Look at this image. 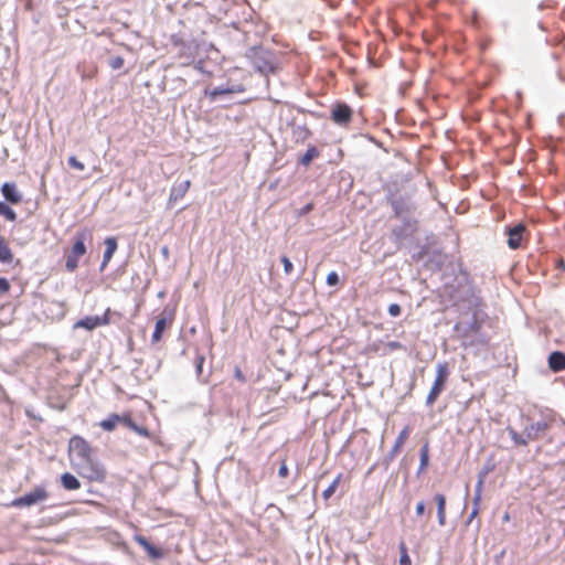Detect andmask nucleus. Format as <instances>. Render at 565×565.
I'll return each mask as SVG.
<instances>
[{
  "label": "nucleus",
  "mask_w": 565,
  "mask_h": 565,
  "mask_svg": "<svg viewBox=\"0 0 565 565\" xmlns=\"http://www.w3.org/2000/svg\"><path fill=\"white\" fill-rule=\"evenodd\" d=\"M255 72L268 76L277 74L280 71V60L278 53L263 45H254L247 49L245 53Z\"/></svg>",
  "instance_id": "1"
},
{
  "label": "nucleus",
  "mask_w": 565,
  "mask_h": 565,
  "mask_svg": "<svg viewBox=\"0 0 565 565\" xmlns=\"http://www.w3.org/2000/svg\"><path fill=\"white\" fill-rule=\"evenodd\" d=\"M385 201L391 205L395 217H403L404 214H412L416 206L409 195H397L398 186L396 183L384 188Z\"/></svg>",
  "instance_id": "2"
},
{
  "label": "nucleus",
  "mask_w": 565,
  "mask_h": 565,
  "mask_svg": "<svg viewBox=\"0 0 565 565\" xmlns=\"http://www.w3.org/2000/svg\"><path fill=\"white\" fill-rule=\"evenodd\" d=\"M449 375V369L446 363H439L436 367V376L433 382V385L429 390V393L426 397V406H431L439 395L443 393L446 386V382Z\"/></svg>",
  "instance_id": "3"
},
{
  "label": "nucleus",
  "mask_w": 565,
  "mask_h": 565,
  "mask_svg": "<svg viewBox=\"0 0 565 565\" xmlns=\"http://www.w3.org/2000/svg\"><path fill=\"white\" fill-rule=\"evenodd\" d=\"M79 471L78 473L88 479L89 481L104 482L106 479V469L104 465L94 459L93 457L88 458V460H83L78 462Z\"/></svg>",
  "instance_id": "4"
},
{
  "label": "nucleus",
  "mask_w": 565,
  "mask_h": 565,
  "mask_svg": "<svg viewBox=\"0 0 565 565\" xmlns=\"http://www.w3.org/2000/svg\"><path fill=\"white\" fill-rule=\"evenodd\" d=\"M49 498V492L44 486H36L32 491L24 493L23 495L14 498L9 507L12 508H29Z\"/></svg>",
  "instance_id": "5"
},
{
  "label": "nucleus",
  "mask_w": 565,
  "mask_h": 565,
  "mask_svg": "<svg viewBox=\"0 0 565 565\" xmlns=\"http://www.w3.org/2000/svg\"><path fill=\"white\" fill-rule=\"evenodd\" d=\"M110 308H107L102 316H85L84 318L78 319L74 324V329H85L87 331H93L102 326H107L110 323Z\"/></svg>",
  "instance_id": "6"
},
{
  "label": "nucleus",
  "mask_w": 565,
  "mask_h": 565,
  "mask_svg": "<svg viewBox=\"0 0 565 565\" xmlns=\"http://www.w3.org/2000/svg\"><path fill=\"white\" fill-rule=\"evenodd\" d=\"M352 116L353 109L344 102H335L331 107L330 118L338 126H348L352 120Z\"/></svg>",
  "instance_id": "7"
},
{
  "label": "nucleus",
  "mask_w": 565,
  "mask_h": 565,
  "mask_svg": "<svg viewBox=\"0 0 565 565\" xmlns=\"http://www.w3.org/2000/svg\"><path fill=\"white\" fill-rule=\"evenodd\" d=\"M68 452L76 456L79 461L88 460L92 457V447L85 438L75 435L68 441Z\"/></svg>",
  "instance_id": "8"
},
{
  "label": "nucleus",
  "mask_w": 565,
  "mask_h": 565,
  "mask_svg": "<svg viewBox=\"0 0 565 565\" xmlns=\"http://www.w3.org/2000/svg\"><path fill=\"white\" fill-rule=\"evenodd\" d=\"M409 435L408 426H405L397 435L391 450L381 459V468L386 472L394 460L395 456L401 451L405 440Z\"/></svg>",
  "instance_id": "9"
},
{
  "label": "nucleus",
  "mask_w": 565,
  "mask_h": 565,
  "mask_svg": "<svg viewBox=\"0 0 565 565\" xmlns=\"http://www.w3.org/2000/svg\"><path fill=\"white\" fill-rule=\"evenodd\" d=\"M93 239V231L88 227L81 228L73 236L71 253L82 257L86 254V242Z\"/></svg>",
  "instance_id": "10"
},
{
  "label": "nucleus",
  "mask_w": 565,
  "mask_h": 565,
  "mask_svg": "<svg viewBox=\"0 0 565 565\" xmlns=\"http://www.w3.org/2000/svg\"><path fill=\"white\" fill-rule=\"evenodd\" d=\"M134 540L143 548L150 559L160 561L164 557L163 548L151 543L145 535L135 534Z\"/></svg>",
  "instance_id": "11"
},
{
  "label": "nucleus",
  "mask_w": 565,
  "mask_h": 565,
  "mask_svg": "<svg viewBox=\"0 0 565 565\" xmlns=\"http://www.w3.org/2000/svg\"><path fill=\"white\" fill-rule=\"evenodd\" d=\"M524 230L525 226L522 223L505 227L508 235L507 244L511 249H519L522 246Z\"/></svg>",
  "instance_id": "12"
},
{
  "label": "nucleus",
  "mask_w": 565,
  "mask_h": 565,
  "mask_svg": "<svg viewBox=\"0 0 565 565\" xmlns=\"http://www.w3.org/2000/svg\"><path fill=\"white\" fill-rule=\"evenodd\" d=\"M167 309L163 310V312L160 315V317L157 318L154 323V329L151 334V342L157 343L159 342L169 324L172 322L173 319V312H169L168 316H166Z\"/></svg>",
  "instance_id": "13"
},
{
  "label": "nucleus",
  "mask_w": 565,
  "mask_h": 565,
  "mask_svg": "<svg viewBox=\"0 0 565 565\" xmlns=\"http://www.w3.org/2000/svg\"><path fill=\"white\" fill-rule=\"evenodd\" d=\"M0 191L4 199L3 202L15 205L21 203L23 200L22 193L18 190L15 182L2 183Z\"/></svg>",
  "instance_id": "14"
},
{
  "label": "nucleus",
  "mask_w": 565,
  "mask_h": 565,
  "mask_svg": "<svg viewBox=\"0 0 565 565\" xmlns=\"http://www.w3.org/2000/svg\"><path fill=\"white\" fill-rule=\"evenodd\" d=\"M291 129V137L296 143L303 142L311 136V131L308 129L306 122H297L296 119H291L287 122Z\"/></svg>",
  "instance_id": "15"
},
{
  "label": "nucleus",
  "mask_w": 565,
  "mask_h": 565,
  "mask_svg": "<svg viewBox=\"0 0 565 565\" xmlns=\"http://www.w3.org/2000/svg\"><path fill=\"white\" fill-rule=\"evenodd\" d=\"M104 244L105 250L103 254L102 264L99 266V271H103L106 268V266L108 265V263L110 262V259L113 258L114 254L118 248V241L115 236H107L104 239Z\"/></svg>",
  "instance_id": "16"
},
{
  "label": "nucleus",
  "mask_w": 565,
  "mask_h": 565,
  "mask_svg": "<svg viewBox=\"0 0 565 565\" xmlns=\"http://www.w3.org/2000/svg\"><path fill=\"white\" fill-rule=\"evenodd\" d=\"M548 369L558 373L565 370V353L562 351H552L547 356Z\"/></svg>",
  "instance_id": "17"
},
{
  "label": "nucleus",
  "mask_w": 565,
  "mask_h": 565,
  "mask_svg": "<svg viewBox=\"0 0 565 565\" xmlns=\"http://www.w3.org/2000/svg\"><path fill=\"white\" fill-rule=\"evenodd\" d=\"M121 426L135 431L139 436L150 437V431L147 427L137 424L129 412L124 413Z\"/></svg>",
  "instance_id": "18"
},
{
  "label": "nucleus",
  "mask_w": 565,
  "mask_h": 565,
  "mask_svg": "<svg viewBox=\"0 0 565 565\" xmlns=\"http://www.w3.org/2000/svg\"><path fill=\"white\" fill-rule=\"evenodd\" d=\"M470 306L475 307V310L472 312L471 321L467 322V328L470 332L479 333L482 327V320L479 319V310L477 309L480 306V298L473 297L470 300Z\"/></svg>",
  "instance_id": "19"
},
{
  "label": "nucleus",
  "mask_w": 565,
  "mask_h": 565,
  "mask_svg": "<svg viewBox=\"0 0 565 565\" xmlns=\"http://www.w3.org/2000/svg\"><path fill=\"white\" fill-rule=\"evenodd\" d=\"M189 188H190L189 180L182 181L179 184H174L170 190L168 206L171 207L172 203L181 200L188 192Z\"/></svg>",
  "instance_id": "20"
},
{
  "label": "nucleus",
  "mask_w": 565,
  "mask_h": 565,
  "mask_svg": "<svg viewBox=\"0 0 565 565\" xmlns=\"http://www.w3.org/2000/svg\"><path fill=\"white\" fill-rule=\"evenodd\" d=\"M550 425L545 420H539L526 426L524 434L529 440H535L540 437L541 433L547 430Z\"/></svg>",
  "instance_id": "21"
},
{
  "label": "nucleus",
  "mask_w": 565,
  "mask_h": 565,
  "mask_svg": "<svg viewBox=\"0 0 565 565\" xmlns=\"http://www.w3.org/2000/svg\"><path fill=\"white\" fill-rule=\"evenodd\" d=\"M122 417H124V413L122 414L111 413L106 418L100 420L99 427L104 431L110 433V431L115 430L117 426L122 424Z\"/></svg>",
  "instance_id": "22"
},
{
  "label": "nucleus",
  "mask_w": 565,
  "mask_h": 565,
  "mask_svg": "<svg viewBox=\"0 0 565 565\" xmlns=\"http://www.w3.org/2000/svg\"><path fill=\"white\" fill-rule=\"evenodd\" d=\"M60 482L64 490L74 491L81 488V481L71 472H64L60 476Z\"/></svg>",
  "instance_id": "23"
},
{
  "label": "nucleus",
  "mask_w": 565,
  "mask_h": 565,
  "mask_svg": "<svg viewBox=\"0 0 565 565\" xmlns=\"http://www.w3.org/2000/svg\"><path fill=\"white\" fill-rule=\"evenodd\" d=\"M434 501L437 508V521L440 526L446 524V497L443 493H436Z\"/></svg>",
  "instance_id": "24"
},
{
  "label": "nucleus",
  "mask_w": 565,
  "mask_h": 565,
  "mask_svg": "<svg viewBox=\"0 0 565 565\" xmlns=\"http://www.w3.org/2000/svg\"><path fill=\"white\" fill-rule=\"evenodd\" d=\"M231 95L230 85H220L214 88H205L204 96L210 99V102H216L221 96Z\"/></svg>",
  "instance_id": "25"
},
{
  "label": "nucleus",
  "mask_w": 565,
  "mask_h": 565,
  "mask_svg": "<svg viewBox=\"0 0 565 565\" xmlns=\"http://www.w3.org/2000/svg\"><path fill=\"white\" fill-rule=\"evenodd\" d=\"M319 156V149L313 145H309L305 153L299 157L298 163L303 167H308Z\"/></svg>",
  "instance_id": "26"
},
{
  "label": "nucleus",
  "mask_w": 565,
  "mask_h": 565,
  "mask_svg": "<svg viewBox=\"0 0 565 565\" xmlns=\"http://www.w3.org/2000/svg\"><path fill=\"white\" fill-rule=\"evenodd\" d=\"M429 465V444L426 441L419 449V466L416 475L420 476V473L428 467Z\"/></svg>",
  "instance_id": "27"
},
{
  "label": "nucleus",
  "mask_w": 565,
  "mask_h": 565,
  "mask_svg": "<svg viewBox=\"0 0 565 565\" xmlns=\"http://www.w3.org/2000/svg\"><path fill=\"white\" fill-rule=\"evenodd\" d=\"M13 253L9 247L6 239L0 235V263L1 264H11L13 262Z\"/></svg>",
  "instance_id": "28"
},
{
  "label": "nucleus",
  "mask_w": 565,
  "mask_h": 565,
  "mask_svg": "<svg viewBox=\"0 0 565 565\" xmlns=\"http://www.w3.org/2000/svg\"><path fill=\"white\" fill-rule=\"evenodd\" d=\"M445 263V256L440 250H434L428 260L427 266H430L435 270H440Z\"/></svg>",
  "instance_id": "29"
},
{
  "label": "nucleus",
  "mask_w": 565,
  "mask_h": 565,
  "mask_svg": "<svg viewBox=\"0 0 565 565\" xmlns=\"http://www.w3.org/2000/svg\"><path fill=\"white\" fill-rule=\"evenodd\" d=\"M205 356L201 353H196L194 359V366H195V375L199 382L206 384L207 377L203 376V365H204Z\"/></svg>",
  "instance_id": "30"
},
{
  "label": "nucleus",
  "mask_w": 565,
  "mask_h": 565,
  "mask_svg": "<svg viewBox=\"0 0 565 565\" xmlns=\"http://www.w3.org/2000/svg\"><path fill=\"white\" fill-rule=\"evenodd\" d=\"M413 235V230H406L405 227L397 225L392 230V236L396 243H402L406 238Z\"/></svg>",
  "instance_id": "31"
},
{
  "label": "nucleus",
  "mask_w": 565,
  "mask_h": 565,
  "mask_svg": "<svg viewBox=\"0 0 565 565\" xmlns=\"http://www.w3.org/2000/svg\"><path fill=\"white\" fill-rule=\"evenodd\" d=\"M10 203L0 201V216H3L7 221H17V212L10 206Z\"/></svg>",
  "instance_id": "32"
},
{
  "label": "nucleus",
  "mask_w": 565,
  "mask_h": 565,
  "mask_svg": "<svg viewBox=\"0 0 565 565\" xmlns=\"http://www.w3.org/2000/svg\"><path fill=\"white\" fill-rule=\"evenodd\" d=\"M341 478H342V473H339L334 479L333 481L328 486V488H326L322 492V498L327 501L329 500L335 492L340 481H341Z\"/></svg>",
  "instance_id": "33"
},
{
  "label": "nucleus",
  "mask_w": 565,
  "mask_h": 565,
  "mask_svg": "<svg viewBox=\"0 0 565 565\" xmlns=\"http://www.w3.org/2000/svg\"><path fill=\"white\" fill-rule=\"evenodd\" d=\"M507 431L515 445H518V446H526L527 445L529 439L526 438V436L525 437L522 436L514 428L509 426V427H507Z\"/></svg>",
  "instance_id": "34"
},
{
  "label": "nucleus",
  "mask_w": 565,
  "mask_h": 565,
  "mask_svg": "<svg viewBox=\"0 0 565 565\" xmlns=\"http://www.w3.org/2000/svg\"><path fill=\"white\" fill-rule=\"evenodd\" d=\"M172 42L177 46H181L186 50H199L200 49V41L199 40H192L191 43H186L185 41L181 39H177L174 35L172 36Z\"/></svg>",
  "instance_id": "35"
},
{
  "label": "nucleus",
  "mask_w": 565,
  "mask_h": 565,
  "mask_svg": "<svg viewBox=\"0 0 565 565\" xmlns=\"http://www.w3.org/2000/svg\"><path fill=\"white\" fill-rule=\"evenodd\" d=\"M78 259L79 256L74 255L70 252L65 260V269L67 273H74L76 270V268L78 267Z\"/></svg>",
  "instance_id": "36"
},
{
  "label": "nucleus",
  "mask_w": 565,
  "mask_h": 565,
  "mask_svg": "<svg viewBox=\"0 0 565 565\" xmlns=\"http://www.w3.org/2000/svg\"><path fill=\"white\" fill-rule=\"evenodd\" d=\"M411 214H404L403 217H398L402 222L401 226L406 230H413V234L417 231V220L409 216Z\"/></svg>",
  "instance_id": "37"
},
{
  "label": "nucleus",
  "mask_w": 565,
  "mask_h": 565,
  "mask_svg": "<svg viewBox=\"0 0 565 565\" xmlns=\"http://www.w3.org/2000/svg\"><path fill=\"white\" fill-rule=\"evenodd\" d=\"M398 548H399V561H398L399 565H412V559L408 555V550H407L405 543L401 542Z\"/></svg>",
  "instance_id": "38"
},
{
  "label": "nucleus",
  "mask_w": 565,
  "mask_h": 565,
  "mask_svg": "<svg viewBox=\"0 0 565 565\" xmlns=\"http://www.w3.org/2000/svg\"><path fill=\"white\" fill-rule=\"evenodd\" d=\"M454 331L460 337V338H467L471 332L467 328V322L458 321L454 326Z\"/></svg>",
  "instance_id": "39"
},
{
  "label": "nucleus",
  "mask_w": 565,
  "mask_h": 565,
  "mask_svg": "<svg viewBox=\"0 0 565 565\" xmlns=\"http://www.w3.org/2000/svg\"><path fill=\"white\" fill-rule=\"evenodd\" d=\"M484 480L478 479L476 487H475V493L472 498V502H481V495H482V488H483Z\"/></svg>",
  "instance_id": "40"
},
{
  "label": "nucleus",
  "mask_w": 565,
  "mask_h": 565,
  "mask_svg": "<svg viewBox=\"0 0 565 565\" xmlns=\"http://www.w3.org/2000/svg\"><path fill=\"white\" fill-rule=\"evenodd\" d=\"M326 284L330 287H335L340 284V276L337 271L331 270L326 278Z\"/></svg>",
  "instance_id": "41"
},
{
  "label": "nucleus",
  "mask_w": 565,
  "mask_h": 565,
  "mask_svg": "<svg viewBox=\"0 0 565 565\" xmlns=\"http://www.w3.org/2000/svg\"><path fill=\"white\" fill-rule=\"evenodd\" d=\"M280 263L282 264L284 273L286 275H290L292 273V270H294V264L290 260V258L287 255H281L280 256Z\"/></svg>",
  "instance_id": "42"
},
{
  "label": "nucleus",
  "mask_w": 565,
  "mask_h": 565,
  "mask_svg": "<svg viewBox=\"0 0 565 565\" xmlns=\"http://www.w3.org/2000/svg\"><path fill=\"white\" fill-rule=\"evenodd\" d=\"M428 253H429V247H428V245H422V246L419 247V249H418L416 253H413V254H412V258H413V260H415V262H419V260H422L426 255H428Z\"/></svg>",
  "instance_id": "43"
},
{
  "label": "nucleus",
  "mask_w": 565,
  "mask_h": 565,
  "mask_svg": "<svg viewBox=\"0 0 565 565\" xmlns=\"http://www.w3.org/2000/svg\"><path fill=\"white\" fill-rule=\"evenodd\" d=\"M124 58L120 56V55H116V56H111L109 57L108 60V65L113 68V70H119L124 66Z\"/></svg>",
  "instance_id": "44"
},
{
  "label": "nucleus",
  "mask_w": 565,
  "mask_h": 565,
  "mask_svg": "<svg viewBox=\"0 0 565 565\" xmlns=\"http://www.w3.org/2000/svg\"><path fill=\"white\" fill-rule=\"evenodd\" d=\"M67 164L75 170L83 171L85 169V164L79 161L75 156H70L67 159Z\"/></svg>",
  "instance_id": "45"
},
{
  "label": "nucleus",
  "mask_w": 565,
  "mask_h": 565,
  "mask_svg": "<svg viewBox=\"0 0 565 565\" xmlns=\"http://www.w3.org/2000/svg\"><path fill=\"white\" fill-rule=\"evenodd\" d=\"M313 209H315V203L313 202H308L302 207L296 210V216L297 217H303L307 214H309Z\"/></svg>",
  "instance_id": "46"
},
{
  "label": "nucleus",
  "mask_w": 565,
  "mask_h": 565,
  "mask_svg": "<svg viewBox=\"0 0 565 565\" xmlns=\"http://www.w3.org/2000/svg\"><path fill=\"white\" fill-rule=\"evenodd\" d=\"M479 510H480V503L479 502H477V503L472 502V509H471V512H470V514L468 515V518L466 520V523H465L466 525L471 524V522L478 515Z\"/></svg>",
  "instance_id": "47"
},
{
  "label": "nucleus",
  "mask_w": 565,
  "mask_h": 565,
  "mask_svg": "<svg viewBox=\"0 0 565 565\" xmlns=\"http://www.w3.org/2000/svg\"><path fill=\"white\" fill-rule=\"evenodd\" d=\"M387 312L393 318L399 317L402 313V307L398 303L393 302L388 306Z\"/></svg>",
  "instance_id": "48"
},
{
  "label": "nucleus",
  "mask_w": 565,
  "mask_h": 565,
  "mask_svg": "<svg viewBox=\"0 0 565 565\" xmlns=\"http://www.w3.org/2000/svg\"><path fill=\"white\" fill-rule=\"evenodd\" d=\"M288 475H289L288 466H287V463H286V460H285V459H282V460L280 461V465H279V468H278V476H279L280 478H286V477H288Z\"/></svg>",
  "instance_id": "49"
},
{
  "label": "nucleus",
  "mask_w": 565,
  "mask_h": 565,
  "mask_svg": "<svg viewBox=\"0 0 565 565\" xmlns=\"http://www.w3.org/2000/svg\"><path fill=\"white\" fill-rule=\"evenodd\" d=\"M10 287V281L6 277H0V294L8 292Z\"/></svg>",
  "instance_id": "50"
},
{
  "label": "nucleus",
  "mask_w": 565,
  "mask_h": 565,
  "mask_svg": "<svg viewBox=\"0 0 565 565\" xmlns=\"http://www.w3.org/2000/svg\"><path fill=\"white\" fill-rule=\"evenodd\" d=\"M425 510H426L425 501L422 500V501L417 502V504L415 507L416 515L422 516L425 513Z\"/></svg>",
  "instance_id": "51"
},
{
  "label": "nucleus",
  "mask_w": 565,
  "mask_h": 565,
  "mask_svg": "<svg viewBox=\"0 0 565 565\" xmlns=\"http://www.w3.org/2000/svg\"><path fill=\"white\" fill-rule=\"evenodd\" d=\"M493 469V466L486 465L483 468L478 472V479H486V476Z\"/></svg>",
  "instance_id": "52"
},
{
  "label": "nucleus",
  "mask_w": 565,
  "mask_h": 565,
  "mask_svg": "<svg viewBox=\"0 0 565 565\" xmlns=\"http://www.w3.org/2000/svg\"><path fill=\"white\" fill-rule=\"evenodd\" d=\"M234 377L237 381H239L241 383H245L246 382V376L244 375V373L242 372V370L238 366H235Z\"/></svg>",
  "instance_id": "53"
},
{
  "label": "nucleus",
  "mask_w": 565,
  "mask_h": 565,
  "mask_svg": "<svg viewBox=\"0 0 565 565\" xmlns=\"http://www.w3.org/2000/svg\"><path fill=\"white\" fill-rule=\"evenodd\" d=\"M505 555V550H501L498 554L493 557V565H502L501 562Z\"/></svg>",
  "instance_id": "54"
},
{
  "label": "nucleus",
  "mask_w": 565,
  "mask_h": 565,
  "mask_svg": "<svg viewBox=\"0 0 565 565\" xmlns=\"http://www.w3.org/2000/svg\"><path fill=\"white\" fill-rule=\"evenodd\" d=\"M270 510H275V511H276L280 516H282V518L285 516L284 511H282L279 507H277L276 504H274V503H269V504L267 505L266 511H270Z\"/></svg>",
  "instance_id": "55"
},
{
  "label": "nucleus",
  "mask_w": 565,
  "mask_h": 565,
  "mask_svg": "<svg viewBox=\"0 0 565 565\" xmlns=\"http://www.w3.org/2000/svg\"><path fill=\"white\" fill-rule=\"evenodd\" d=\"M402 343L398 342V341H390L387 343V348L391 350V351H395V350H399L402 349Z\"/></svg>",
  "instance_id": "56"
},
{
  "label": "nucleus",
  "mask_w": 565,
  "mask_h": 565,
  "mask_svg": "<svg viewBox=\"0 0 565 565\" xmlns=\"http://www.w3.org/2000/svg\"><path fill=\"white\" fill-rule=\"evenodd\" d=\"M478 334V340L477 342L481 345H486L488 344V337L484 334V333H477Z\"/></svg>",
  "instance_id": "57"
},
{
  "label": "nucleus",
  "mask_w": 565,
  "mask_h": 565,
  "mask_svg": "<svg viewBox=\"0 0 565 565\" xmlns=\"http://www.w3.org/2000/svg\"><path fill=\"white\" fill-rule=\"evenodd\" d=\"M230 89H231V94H235V93H243V92H244V87H243V85H241V84H237V85H231V86H230Z\"/></svg>",
  "instance_id": "58"
},
{
  "label": "nucleus",
  "mask_w": 565,
  "mask_h": 565,
  "mask_svg": "<svg viewBox=\"0 0 565 565\" xmlns=\"http://www.w3.org/2000/svg\"><path fill=\"white\" fill-rule=\"evenodd\" d=\"M160 252H161V255L164 257V259L169 258L170 252H169V247L167 245L162 246Z\"/></svg>",
  "instance_id": "59"
},
{
  "label": "nucleus",
  "mask_w": 565,
  "mask_h": 565,
  "mask_svg": "<svg viewBox=\"0 0 565 565\" xmlns=\"http://www.w3.org/2000/svg\"><path fill=\"white\" fill-rule=\"evenodd\" d=\"M376 467H381V460L374 462L366 471V475H371L376 469Z\"/></svg>",
  "instance_id": "60"
},
{
  "label": "nucleus",
  "mask_w": 565,
  "mask_h": 565,
  "mask_svg": "<svg viewBox=\"0 0 565 565\" xmlns=\"http://www.w3.org/2000/svg\"><path fill=\"white\" fill-rule=\"evenodd\" d=\"M557 268L565 271V262L563 259L557 260Z\"/></svg>",
  "instance_id": "61"
},
{
  "label": "nucleus",
  "mask_w": 565,
  "mask_h": 565,
  "mask_svg": "<svg viewBox=\"0 0 565 565\" xmlns=\"http://www.w3.org/2000/svg\"><path fill=\"white\" fill-rule=\"evenodd\" d=\"M203 62L202 61H199L198 63H195L194 65V68L200 71V72H203Z\"/></svg>",
  "instance_id": "62"
},
{
  "label": "nucleus",
  "mask_w": 565,
  "mask_h": 565,
  "mask_svg": "<svg viewBox=\"0 0 565 565\" xmlns=\"http://www.w3.org/2000/svg\"><path fill=\"white\" fill-rule=\"evenodd\" d=\"M502 520L503 522H509L510 521V514L508 512H505L502 516Z\"/></svg>",
  "instance_id": "63"
},
{
  "label": "nucleus",
  "mask_w": 565,
  "mask_h": 565,
  "mask_svg": "<svg viewBox=\"0 0 565 565\" xmlns=\"http://www.w3.org/2000/svg\"><path fill=\"white\" fill-rule=\"evenodd\" d=\"M58 409H60V411H64V409H65V405H64V404H63V405H61V406L58 407Z\"/></svg>",
  "instance_id": "64"
}]
</instances>
